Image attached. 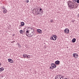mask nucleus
<instances>
[{"label": "nucleus", "mask_w": 79, "mask_h": 79, "mask_svg": "<svg viewBox=\"0 0 79 79\" xmlns=\"http://www.w3.org/2000/svg\"><path fill=\"white\" fill-rule=\"evenodd\" d=\"M28 56H29V57H30V56H29V55H28Z\"/></svg>", "instance_id": "28"}, {"label": "nucleus", "mask_w": 79, "mask_h": 79, "mask_svg": "<svg viewBox=\"0 0 79 79\" xmlns=\"http://www.w3.org/2000/svg\"><path fill=\"white\" fill-rule=\"evenodd\" d=\"M61 77H60V76H56V78H55V79H60V78Z\"/></svg>", "instance_id": "11"}, {"label": "nucleus", "mask_w": 79, "mask_h": 79, "mask_svg": "<svg viewBox=\"0 0 79 79\" xmlns=\"http://www.w3.org/2000/svg\"><path fill=\"white\" fill-rule=\"evenodd\" d=\"M25 2H27V3L29 2V0H25Z\"/></svg>", "instance_id": "18"}, {"label": "nucleus", "mask_w": 79, "mask_h": 79, "mask_svg": "<svg viewBox=\"0 0 79 79\" xmlns=\"http://www.w3.org/2000/svg\"><path fill=\"white\" fill-rule=\"evenodd\" d=\"M77 3H79V0H77Z\"/></svg>", "instance_id": "22"}, {"label": "nucleus", "mask_w": 79, "mask_h": 79, "mask_svg": "<svg viewBox=\"0 0 79 79\" xmlns=\"http://www.w3.org/2000/svg\"><path fill=\"white\" fill-rule=\"evenodd\" d=\"M57 39V37L56 35H52V37H50L51 40H56Z\"/></svg>", "instance_id": "4"}, {"label": "nucleus", "mask_w": 79, "mask_h": 79, "mask_svg": "<svg viewBox=\"0 0 79 79\" xmlns=\"http://www.w3.org/2000/svg\"><path fill=\"white\" fill-rule=\"evenodd\" d=\"M28 56V55L27 56V58H30V57H29Z\"/></svg>", "instance_id": "26"}, {"label": "nucleus", "mask_w": 79, "mask_h": 79, "mask_svg": "<svg viewBox=\"0 0 79 79\" xmlns=\"http://www.w3.org/2000/svg\"><path fill=\"white\" fill-rule=\"evenodd\" d=\"M52 69H53V68H52Z\"/></svg>", "instance_id": "31"}, {"label": "nucleus", "mask_w": 79, "mask_h": 79, "mask_svg": "<svg viewBox=\"0 0 79 79\" xmlns=\"http://www.w3.org/2000/svg\"><path fill=\"white\" fill-rule=\"evenodd\" d=\"M2 8L3 10H5V7H4L3 6V7H2Z\"/></svg>", "instance_id": "23"}, {"label": "nucleus", "mask_w": 79, "mask_h": 79, "mask_svg": "<svg viewBox=\"0 0 79 79\" xmlns=\"http://www.w3.org/2000/svg\"><path fill=\"white\" fill-rule=\"evenodd\" d=\"M55 63L56 64H60V61L59 60L56 61L55 62Z\"/></svg>", "instance_id": "12"}, {"label": "nucleus", "mask_w": 79, "mask_h": 79, "mask_svg": "<svg viewBox=\"0 0 79 79\" xmlns=\"http://www.w3.org/2000/svg\"><path fill=\"white\" fill-rule=\"evenodd\" d=\"M3 13H4V14H5L6 13H7V10L6 9H4L3 10Z\"/></svg>", "instance_id": "10"}, {"label": "nucleus", "mask_w": 79, "mask_h": 79, "mask_svg": "<svg viewBox=\"0 0 79 79\" xmlns=\"http://www.w3.org/2000/svg\"><path fill=\"white\" fill-rule=\"evenodd\" d=\"M20 34H23V31L22 30H20L19 31Z\"/></svg>", "instance_id": "17"}, {"label": "nucleus", "mask_w": 79, "mask_h": 79, "mask_svg": "<svg viewBox=\"0 0 79 79\" xmlns=\"http://www.w3.org/2000/svg\"><path fill=\"white\" fill-rule=\"evenodd\" d=\"M4 70V68L3 67H1L0 68V73H1L2 71H3Z\"/></svg>", "instance_id": "13"}, {"label": "nucleus", "mask_w": 79, "mask_h": 79, "mask_svg": "<svg viewBox=\"0 0 79 79\" xmlns=\"http://www.w3.org/2000/svg\"><path fill=\"white\" fill-rule=\"evenodd\" d=\"M37 31L39 34H41V33H42V30L40 29H38L37 30Z\"/></svg>", "instance_id": "9"}, {"label": "nucleus", "mask_w": 79, "mask_h": 79, "mask_svg": "<svg viewBox=\"0 0 79 79\" xmlns=\"http://www.w3.org/2000/svg\"><path fill=\"white\" fill-rule=\"evenodd\" d=\"M78 16H79V15H78Z\"/></svg>", "instance_id": "29"}, {"label": "nucleus", "mask_w": 79, "mask_h": 79, "mask_svg": "<svg viewBox=\"0 0 79 79\" xmlns=\"http://www.w3.org/2000/svg\"><path fill=\"white\" fill-rule=\"evenodd\" d=\"M40 11L42 10V9H40Z\"/></svg>", "instance_id": "27"}, {"label": "nucleus", "mask_w": 79, "mask_h": 79, "mask_svg": "<svg viewBox=\"0 0 79 79\" xmlns=\"http://www.w3.org/2000/svg\"><path fill=\"white\" fill-rule=\"evenodd\" d=\"M51 65L52 68H55L56 67V64H53V63L51 64Z\"/></svg>", "instance_id": "7"}, {"label": "nucleus", "mask_w": 79, "mask_h": 79, "mask_svg": "<svg viewBox=\"0 0 79 79\" xmlns=\"http://www.w3.org/2000/svg\"><path fill=\"white\" fill-rule=\"evenodd\" d=\"M69 29H68V28H66L64 30V32L66 34H68V33H69Z\"/></svg>", "instance_id": "5"}, {"label": "nucleus", "mask_w": 79, "mask_h": 79, "mask_svg": "<svg viewBox=\"0 0 79 79\" xmlns=\"http://www.w3.org/2000/svg\"><path fill=\"white\" fill-rule=\"evenodd\" d=\"M52 68V67H51L50 68Z\"/></svg>", "instance_id": "30"}, {"label": "nucleus", "mask_w": 79, "mask_h": 79, "mask_svg": "<svg viewBox=\"0 0 79 79\" xmlns=\"http://www.w3.org/2000/svg\"><path fill=\"white\" fill-rule=\"evenodd\" d=\"M18 46L19 47V48H20L21 47V45H19V44H18Z\"/></svg>", "instance_id": "20"}, {"label": "nucleus", "mask_w": 79, "mask_h": 79, "mask_svg": "<svg viewBox=\"0 0 79 79\" xmlns=\"http://www.w3.org/2000/svg\"><path fill=\"white\" fill-rule=\"evenodd\" d=\"M8 61L9 62H10V63H14V61H13V60L11 59H8Z\"/></svg>", "instance_id": "8"}, {"label": "nucleus", "mask_w": 79, "mask_h": 79, "mask_svg": "<svg viewBox=\"0 0 79 79\" xmlns=\"http://www.w3.org/2000/svg\"><path fill=\"white\" fill-rule=\"evenodd\" d=\"M22 26H23L22 25H19L20 27H22Z\"/></svg>", "instance_id": "24"}, {"label": "nucleus", "mask_w": 79, "mask_h": 79, "mask_svg": "<svg viewBox=\"0 0 79 79\" xmlns=\"http://www.w3.org/2000/svg\"><path fill=\"white\" fill-rule=\"evenodd\" d=\"M60 79H63V77H61Z\"/></svg>", "instance_id": "25"}, {"label": "nucleus", "mask_w": 79, "mask_h": 79, "mask_svg": "<svg viewBox=\"0 0 79 79\" xmlns=\"http://www.w3.org/2000/svg\"><path fill=\"white\" fill-rule=\"evenodd\" d=\"M21 25L22 26H24V23L23 22H22L21 23Z\"/></svg>", "instance_id": "16"}, {"label": "nucleus", "mask_w": 79, "mask_h": 79, "mask_svg": "<svg viewBox=\"0 0 79 79\" xmlns=\"http://www.w3.org/2000/svg\"><path fill=\"white\" fill-rule=\"evenodd\" d=\"M50 21H50V23H52L53 21V20L52 19H51Z\"/></svg>", "instance_id": "19"}, {"label": "nucleus", "mask_w": 79, "mask_h": 79, "mask_svg": "<svg viewBox=\"0 0 79 79\" xmlns=\"http://www.w3.org/2000/svg\"><path fill=\"white\" fill-rule=\"evenodd\" d=\"M27 54H24L23 55V56L24 58H26L27 57Z\"/></svg>", "instance_id": "15"}, {"label": "nucleus", "mask_w": 79, "mask_h": 79, "mask_svg": "<svg viewBox=\"0 0 79 79\" xmlns=\"http://www.w3.org/2000/svg\"><path fill=\"white\" fill-rule=\"evenodd\" d=\"M68 3L69 7L70 8H76V4H75V3L74 2L69 1Z\"/></svg>", "instance_id": "2"}, {"label": "nucleus", "mask_w": 79, "mask_h": 79, "mask_svg": "<svg viewBox=\"0 0 79 79\" xmlns=\"http://www.w3.org/2000/svg\"><path fill=\"white\" fill-rule=\"evenodd\" d=\"M35 13L37 15H39V16H41L43 13L40 11H38V10H35Z\"/></svg>", "instance_id": "3"}, {"label": "nucleus", "mask_w": 79, "mask_h": 79, "mask_svg": "<svg viewBox=\"0 0 79 79\" xmlns=\"http://www.w3.org/2000/svg\"><path fill=\"white\" fill-rule=\"evenodd\" d=\"M76 39L75 38H74L72 40V42L73 43H74L76 42Z\"/></svg>", "instance_id": "14"}, {"label": "nucleus", "mask_w": 79, "mask_h": 79, "mask_svg": "<svg viewBox=\"0 0 79 79\" xmlns=\"http://www.w3.org/2000/svg\"><path fill=\"white\" fill-rule=\"evenodd\" d=\"M73 2H76V0H73Z\"/></svg>", "instance_id": "21"}, {"label": "nucleus", "mask_w": 79, "mask_h": 79, "mask_svg": "<svg viewBox=\"0 0 79 79\" xmlns=\"http://www.w3.org/2000/svg\"><path fill=\"white\" fill-rule=\"evenodd\" d=\"M73 56L75 58H77L78 57V55L76 53H74L73 54Z\"/></svg>", "instance_id": "6"}, {"label": "nucleus", "mask_w": 79, "mask_h": 79, "mask_svg": "<svg viewBox=\"0 0 79 79\" xmlns=\"http://www.w3.org/2000/svg\"><path fill=\"white\" fill-rule=\"evenodd\" d=\"M26 31L25 35L29 37H32L34 34V30L31 27L28 28L26 30Z\"/></svg>", "instance_id": "1"}]
</instances>
